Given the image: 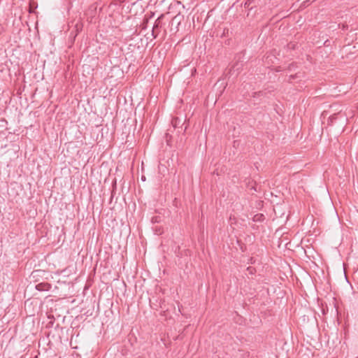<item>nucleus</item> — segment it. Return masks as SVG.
I'll use <instances>...</instances> for the list:
<instances>
[{"label":"nucleus","instance_id":"obj_6","mask_svg":"<svg viewBox=\"0 0 358 358\" xmlns=\"http://www.w3.org/2000/svg\"><path fill=\"white\" fill-rule=\"evenodd\" d=\"M141 180H142L143 181H145V177L144 176H141Z\"/></svg>","mask_w":358,"mask_h":358},{"label":"nucleus","instance_id":"obj_1","mask_svg":"<svg viewBox=\"0 0 358 358\" xmlns=\"http://www.w3.org/2000/svg\"><path fill=\"white\" fill-rule=\"evenodd\" d=\"M164 15H161L155 22V24H154V26L152 27V35L153 36V37L155 38L157 36V34H155V31L157 29H159L160 27V23H161V20L163 18Z\"/></svg>","mask_w":358,"mask_h":358},{"label":"nucleus","instance_id":"obj_11","mask_svg":"<svg viewBox=\"0 0 358 358\" xmlns=\"http://www.w3.org/2000/svg\"><path fill=\"white\" fill-rule=\"evenodd\" d=\"M357 358H358V357H357Z\"/></svg>","mask_w":358,"mask_h":358},{"label":"nucleus","instance_id":"obj_3","mask_svg":"<svg viewBox=\"0 0 358 358\" xmlns=\"http://www.w3.org/2000/svg\"><path fill=\"white\" fill-rule=\"evenodd\" d=\"M117 71V72L120 73V74H122L123 73V72L120 69V68L118 66L116 67V66H113V71Z\"/></svg>","mask_w":358,"mask_h":358},{"label":"nucleus","instance_id":"obj_2","mask_svg":"<svg viewBox=\"0 0 358 358\" xmlns=\"http://www.w3.org/2000/svg\"><path fill=\"white\" fill-rule=\"evenodd\" d=\"M50 288L51 285L48 282H41L36 285V289L38 291H48Z\"/></svg>","mask_w":358,"mask_h":358},{"label":"nucleus","instance_id":"obj_8","mask_svg":"<svg viewBox=\"0 0 358 358\" xmlns=\"http://www.w3.org/2000/svg\"><path fill=\"white\" fill-rule=\"evenodd\" d=\"M112 201V194L110 195V202H111Z\"/></svg>","mask_w":358,"mask_h":358},{"label":"nucleus","instance_id":"obj_5","mask_svg":"<svg viewBox=\"0 0 358 358\" xmlns=\"http://www.w3.org/2000/svg\"><path fill=\"white\" fill-rule=\"evenodd\" d=\"M336 114H334V115H332L330 118H331V120L332 121V119L333 118H336Z\"/></svg>","mask_w":358,"mask_h":358},{"label":"nucleus","instance_id":"obj_10","mask_svg":"<svg viewBox=\"0 0 358 358\" xmlns=\"http://www.w3.org/2000/svg\"><path fill=\"white\" fill-rule=\"evenodd\" d=\"M115 15H116V13H115ZM113 17H115V13H113Z\"/></svg>","mask_w":358,"mask_h":358},{"label":"nucleus","instance_id":"obj_4","mask_svg":"<svg viewBox=\"0 0 358 358\" xmlns=\"http://www.w3.org/2000/svg\"><path fill=\"white\" fill-rule=\"evenodd\" d=\"M250 0H248L246 2H245V6L246 5H250Z\"/></svg>","mask_w":358,"mask_h":358},{"label":"nucleus","instance_id":"obj_9","mask_svg":"<svg viewBox=\"0 0 358 358\" xmlns=\"http://www.w3.org/2000/svg\"><path fill=\"white\" fill-rule=\"evenodd\" d=\"M262 94V92H259L258 93L255 92V94Z\"/></svg>","mask_w":358,"mask_h":358},{"label":"nucleus","instance_id":"obj_7","mask_svg":"<svg viewBox=\"0 0 358 358\" xmlns=\"http://www.w3.org/2000/svg\"><path fill=\"white\" fill-rule=\"evenodd\" d=\"M113 188L115 187V186L116 185V181H113Z\"/></svg>","mask_w":358,"mask_h":358}]
</instances>
